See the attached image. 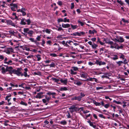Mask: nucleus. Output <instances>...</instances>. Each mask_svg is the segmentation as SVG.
<instances>
[{"instance_id":"nucleus-12","label":"nucleus","mask_w":129,"mask_h":129,"mask_svg":"<svg viewBox=\"0 0 129 129\" xmlns=\"http://www.w3.org/2000/svg\"><path fill=\"white\" fill-rule=\"evenodd\" d=\"M60 81L61 83H63V84L66 85L68 82V80L67 79H66L63 80V79L61 78L60 80Z\"/></svg>"},{"instance_id":"nucleus-28","label":"nucleus","mask_w":129,"mask_h":129,"mask_svg":"<svg viewBox=\"0 0 129 129\" xmlns=\"http://www.w3.org/2000/svg\"><path fill=\"white\" fill-rule=\"evenodd\" d=\"M116 64L118 65L119 66H120L122 65V64L123 63V61H119L116 62Z\"/></svg>"},{"instance_id":"nucleus-55","label":"nucleus","mask_w":129,"mask_h":129,"mask_svg":"<svg viewBox=\"0 0 129 129\" xmlns=\"http://www.w3.org/2000/svg\"><path fill=\"white\" fill-rule=\"evenodd\" d=\"M104 107L106 108H108L110 106V104H107L104 105Z\"/></svg>"},{"instance_id":"nucleus-4","label":"nucleus","mask_w":129,"mask_h":129,"mask_svg":"<svg viewBox=\"0 0 129 129\" xmlns=\"http://www.w3.org/2000/svg\"><path fill=\"white\" fill-rule=\"evenodd\" d=\"M22 70V69L21 68H18L17 70H15L14 74L20 76L21 74V71Z\"/></svg>"},{"instance_id":"nucleus-9","label":"nucleus","mask_w":129,"mask_h":129,"mask_svg":"<svg viewBox=\"0 0 129 129\" xmlns=\"http://www.w3.org/2000/svg\"><path fill=\"white\" fill-rule=\"evenodd\" d=\"M26 10V9L25 8H22L20 9V12L22 13V15L23 16H25L26 15V13L25 11Z\"/></svg>"},{"instance_id":"nucleus-1","label":"nucleus","mask_w":129,"mask_h":129,"mask_svg":"<svg viewBox=\"0 0 129 129\" xmlns=\"http://www.w3.org/2000/svg\"><path fill=\"white\" fill-rule=\"evenodd\" d=\"M31 22L30 19H26L25 18H22L21 19V22L20 24L21 25H24L26 24L29 25Z\"/></svg>"},{"instance_id":"nucleus-20","label":"nucleus","mask_w":129,"mask_h":129,"mask_svg":"<svg viewBox=\"0 0 129 129\" xmlns=\"http://www.w3.org/2000/svg\"><path fill=\"white\" fill-rule=\"evenodd\" d=\"M24 70L25 72H24V76L26 77H27V76L28 77H29V75H27V72L28 71V69L27 68H25L24 69Z\"/></svg>"},{"instance_id":"nucleus-61","label":"nucleus","mask_w":129,"mask_h":129,"mask_svg":"<svg viewBox=\"0 0 129 129\" xmlns=\"http://www.w3.org/2000/svg\"><path fill=\"white\" fill-rule=\"evenodd\" d=\"M52 43V42L50 40H49L47 42V44H48L49 45H51V44Z\"/></svg>"},{"instance_id":"nucleus-30","label":"nucleus","mask_w":129,"mask_h":129,"mask_svg":"<svg viewBox=\"0 0 129 129\" xmlns=\"http://www.w3.org/2000/svg\"><path fill=\"white\" fill-rule=\"evenodd\" d=\"M93 103L96 106H100L101 105L100 103L97 102L94 100L93 101Z\"/></svg>"},{"instance_id":"nucleus-13","label":"nucleus","mask_w":129,"mask_h":129,"mask_svg":"<svg viewBox=\"0 0 129 129\" xmlns=\"http://www.w3.org/2000/svg\"><path fill=\"white\" fill-rule=\"evenodd\" d=\"M87 122L88 123H89L90 126L94 128H96V125H94L93 124V123H94V122H91L90 120L88 121Z\"/></svg>"},{"instance_id":"nucleus-35","label":"nucleus","mask_w":129,"mask_h":129,"mask_svg":"<svg viewBox=\"0 0 129 129\" xmlns=\"http://www.w3.org/2000/svg\"><path fill=\"white\" fill-rule=\"evenodd\" d=\"M78 23L80 24L81 26H83L85 24H86V23L85 22H83L80 20L78 21Z\"/></svg>"},{"instance_id":"nucleus-51","label":"nucleus","mask_w":129,"mask_h":129,"mask_svg":"<svg viewBox=\"0 0 129 129\" xmlns=\"http://www.w3.org/2000/svg\"><path fill=\"white\" fill-rule=\"evenodd\" d=\"M63 22H70V20L69 19H67V18L65 17L64 19Z\"/></svg>"},{"instance_id":"nucleus-58","label":"nucleus","mask_w":129,"mask_h":129,"mask_svg":"<svg viewBox=\"0 0 129 129\" xmlns=\"http://www.w3.org/2000/svg\"><path fill=\"white\" fill-rule=\"evenodd\" d=\"M109 41V40H107L105 38H104V39L103 42H104V43H106L108 44Z\"/></svg>"},{"instance_id":"nucleus-40","label":"nucleus","mask_w":129,"mask_h":129,"mask_svg":"<svg viewBox=\"0 0 129 129\" xmlns=\"http://www.w3.org/2000/svg\"><path fill=\"white\" fill-rule=\"evenodd\" d=\"M12 61L11 60H9L8 61H6L5 62H4V63H5L7 64H11V63L12 62Z\"/></svg>"},{"instance_id":"nucleus-36","label":"nucleus","mask_w":129,"mask_h":129,"mask_svg":"<svg viewBox=\"0 0 129 129\" xmlns=\"http://www.w3.org/2000/svg\"><path fill=\"white\" fill-rule=\"evenodd\" d=\"M20 104L21 105H24L26 106L27 105V104L23 102L22 101H21V102L20 103Z\"/></svg>"},{"instance_id":"nucleus-32","label":"nucleus","mask_w":129,"mask_h":129,"mask_svg":"<svg viewBox=\"0 0 129 129\" xmlns=\"http://www.w3.org/2000/svg\"><path fill=\"white\" fill-rule=\"evenodd\" d=\"M34 33V31L32 30H29L28 32H27V34H29V36H32V35Z\"/></svg>"},{"instance_id":"nucleus-31","label":"nucleus","mask_w":129,"mask_h":129,"mask_svg":"<svg viewBox=\"0 0 129 129\" xmlns=\"http://www.w3.org/2000/svg\"><path fill=\"white\" fill-rule=\"evenodd\" d=\"M89 32L90 34H94V33H97V31L94 29L92 31H91L90 30H89Z\"/></svg>"},{"instance_id":"nucleus-46","label":"nucleus","mask_w":129,"mask_h":129,"mask_svg":"<svg viewBox=\"0 0 129 129\" xmlns=\"http://www.w3.org/2000/svg\"><path fill=\"white\" fill-rule=\"evenodd\" d=\"M128 61H127V60L126 59H124L123 60V63L124 64H126L128 63Z\"/></svg>"},{"instance_id":"nucleus-14","label":"nucleus","mask_w":129,"mask_h":129,"mask_svg":"<svg viewBox=\"0 0 129 129\" xmlns=\"http://www.w3.org/2000/svg\"><path fill=\"white\" fill-rule=\"evenodd\" d=\"M104 77L107 79H109V76H111L112 74L110 73H108L107 72H105L104 73Z\"/></svg>"},{"instance_id":"nucleus-6","label":"nucleus","mask_w":129,"mask_h":129,"mask_svg":"<svg viewBox=\"0 0 129 129\" xmlns=\"http://www.w3.org/2000/svg\"><path fill=\"white\" fill-rule=\"evenodd\" d=\"M95 63L97 65L99 64V66L104 65L106 64V63L105 62L99 61L98 60H96Z\"/></svg>"},{"instance_id":"nucleus-44","label":"nucleus","mask_w":129,"mask_h":129,"mask_svg":"<svg viewBox=\"0 0 129 129\" xmlns=\"http://www.w3.org/2000/svg\"><path fill=\"white\" fill-rule=\"evenodd\" d=\"M117 2L118 3L120 4L121 5H122L124 4L121 1L117 0Z\"/></svg>"},{"instance_id":"nucleus-21","label":"nucleus","mask_w":129,"mask_h":129,"mask_svg":"<svg viewBox=\"0 0 129 129\" xmlns=\"http://www.w3.org/2000/svg\"><path fill=\"white\" fill-rule=\"evenodd\" d=\"M51 79L53 81H54L55 82L58 83V84H60V83H58V82L60 81V80L59 79H58L54 77H52Z\"/></svg>"},{"instance_id":"nucleus-15","label":"nucleus","mask_w":129,"mask_h":129,"mask_svg":"<svg viewBox=\"0 0 129 129\" xmlns=\"http://www.w3.org/2000/svg\"><path fill=\"white\" fill-rule=\"evenodd\" d=\"M74 84L77 85L78 86H80L82 84L81 82L78 80H74Z\"/></svg>"},{"instance_id":"nucleus-2","label":"nucleus","mask_w":129,"mask_h":129,"mask_svg":"<svg viewBox=\"0 0 129 129\" xmlns=\"http://www.w3.org/2000/svg\"><path fill=\"white\" fill-rule=\"evenodd\" d=\"M79 71L78 68L76 67H72V69L70 70V74L71 75H76L77 74L76 72Z\"/></svg>"},{"instance_id":"nucleus-7","label":"nucleus","mask_w":129,"mask_h":129,"mask_svg":"<svg viewBox=\"0 0 129 129\" xmlns=\"http://www.w3.org/2000/svg\"><path fill=\"white\" fill-rule=\"evenodd\" d=\"M80 75L81 77L84 78H86L88 76L87 73L83 72H81L80 73Z\"/></svg>"},{"instance_id":"nucleus-33","label":"nucleus","mask_w":129,"mask_h":129,"mask_svg":"<svg viewBox=\"0 0 129 129\" xmlns=\"http://www.w3.org/2000/svg\"><path fill=\"white\" fill-rule=\"evenodd\" d=\"M59 123L61 124L64 125L67 124V122L65 120H63L62 121H60Z\"/></svg>"},{"instance_id":"nucleus-52","label":"nucleus","mask_w":129,"mask_h":129,"mask_svg":"<svg viewBox=\"0 0 129 129\" xmlns=\"http://www.w3.org/2000/svg\"><path fill=\"white\" fill-rule=\"evenodd\" d=\"M85 94L82 92H81L80 93V95H79V96H80L81 99L83 97L85 96Z\"/></svg>"},{"instance_id":"nucleus-19","label":"nucleus","mask_w":129,"mask_h":129,"mask_svg":"<svg viewBox=\"0 0 129 129\" xmlns=\"http://www.w3.org/2000/svg\"><path fill=\"white\" fill-rule=\"evenodd\" d=\"M62 27L64 28H67L70 27V25L69 24H64L62 23Z\"/></svg>"},{"instance_id":"nucleus-59","label":"nucleus","mask_w":129,"mask_h":129,"mask_svg":"<svg viewBox=\"0 0 129 129\" xmlns=\"http://www.w3.org/2000/svg\"><path fill=\"white\" fill-rule=\"evenodd\" d=\"M71 9H73V8H74V3H71Z\"/></svg>"},{"instance_id":"nucleus-56","label":"nucleus","mask_w":129,"mask_h":129,"mask_svg":"<svg viewBox=\"0 0 129 129\" xmlns=\"http://www.w3.org/2000/svg\"><path fill=\"white\" fill-rule=\"evenodd\" d=\"M57 21L58 22H63V19L61 18H60L58 19L57 20Z\"/></svg>"},{"instance_id":"nucleus-49","label":"nucleus","mask_w":129,"mask_h":129,"mask_svg":"<svg viewBox=\"0 0 129 129\" xmlns=\"http://www.w3.org/2000/svg\"><path fill=\"white\" fill-rule=\"evenodd\" d=\"M15 69L11 70L9 72V73L10 74H12V73L14 74Z\"/></svg>"},{"instance_id":"nucleus-38","label":"nucleus","mask_w":129,"mask_h":129,"mask_svg":"<svg viewBox=\"0 0 129 129\" xmlns=\"http://www.w3.org/2000/svg\"><path fill=\"white\" fill-rule=\"evenodd\" d=\"M36 56L37 58V60L38 61H39L41 59V58L40 57V55L39 54H37L36 55Z\"/></svg>"},{"instance_id":"nucleus-16","label":"nucleus","mask_w":129,"mask_h":129,"mask_svg":"<svg viewBox=\"0 0 129 129\" xmlns=\"http://www.w3.org/2000/svg\"><path fill=\"white\" fill-rule=\"evenodd\" d=\"M5 67H6V72H9L11 70H13V68L11 66H10L9 67L7 66L4 65Z\"/></svg>"},{"instance_id":"nucleus-47","label":"nucleus","mask_w":129,"mask_h":129,"mask_svg":"<svg viewBox=\"0 0 129 129\" xmlns=\"http://www.w3.org/2000/svg\"><path fill=\"white\" fill-rule=\"evenodd\" d=\"M45 32L48 34H50L51 32V30L48 29H46L45 30Z\"/></svg>"},{"instance_id":"nucleus-18","label":"nucleus","mask_w":129,"mask_h":129,"mask_svg":"<svg viewBox=\"0 0 129 129\" xmlns=\"http://www.w3.org/2000/svg\"><path fill=\"white\" fill-rule=\"evenodd\" d=\"M94 81L96 82H97V79L94 78H89L87 79L86 81Z\"/></svg>"},{"instance_id":"nucleus-62","label":"nucleus","mask_w":129,"mask_h":129,"mask_svg":"<svg viewBox=\"0 0 129 129\" xmlns=\"http://www.w3.org/2000/svg\"><path fill=\"white\" fill-rule=\"evenodd\" d=\"M58 4L59 6H61L62 5V2L61 1H59L57 3Z\"/></svg>"},{"instance_id":"nucleus-27","label":"nucleus","mask_w":129,"mask_h":129,"mask_svg":"<svg viewBox=\"0 0 129 129\" xmlns=\"http://www.w3.org/2000/svg\"><path fill=\"white\" fill-rule=\"evenodd\" d=\"M98 47V45L94 43L92 44V45L91 47L93 49H96V48Z\"/></svg>"},{"instance_id":"nucleus-60","label":"nucleus","mask_w":129,"mask_h":129,"mask_svg":"<svg viewBox=\"0 0 129 129\" xmlns=\"http://www.w3.org/2000/svg\"><path fill=\"white\" fill-rule=\"evenodd\" d=\"M68 112V114L66 115L67 116V117L68 118H71V116L70 113L68 112Z\"/></svg>"},{"instance_id":"nucleus-41","label":"nucleus","mask_w":129,"mask_h":129,"mask_svg":"<svg viewBox=\"0 0 129 129\" xmlns=\"http://www.w3.org/2000/svg\"><path fill=\"white\" fill-rule=\"evenodd\" d=\"M71 26L72 28L73 29H76L78 27V26L77 25H73L71 24Z\"/></svg>"},{"instance_id":"nucleus-34","label":"nucleus","mask_w":129,"mask_h":129,"mask_svg":"<svg viewBox=\"0 0 129 129\" xmlns=\"http://www.w3.org/2000/svg\"><path fill=\"white\" fill-rule=\"evenodd\" d=\"M68 89L66 87H61L59 89V90L60 91H66Z\"/></svg>"},{"instance_id":"nucleus-17","label":"nucleus","mask_w":129,"mask_h":129,"mask_svg":"<svg viewBox=\"0 0 129 129\" xmlns=\"http://www.w3.org/2000/svg\"><path fill=\"white\" fill-rule=\"evenodd\" d=\"M69 110H79V109L77 107H76L75 105H72L69 108Z\"/></svg>"},{"instance_id":"nucleus-43","label":"nucleus","mask_w":129,"mask_h":129,"mask_svg":"<svg viewBox=\"0 0 129 129\" xmlns=\"http://www.w3.org/2000/svg\"><path fill=\"white\" fill-rule=\"evenodd\" d=\"M9 33L12 35H14L15 33L14 31V30H10L9 31Z\"/></svg>"},{"instance_id":"nucleus-63","label":"nucleus","mask_w":129,"mask_h":129,"mask_svg":"<svg viewBox=\"0 0 129 129\" xmlns=\"http://www.w3.org/2000/svg\"><path fill=\"white\" fill-rule=\"evenodd\" d=\"M51 60H46V61H44V62L46 63H49L50 62H51Z\"/></svg>"},{"instance_id":"nucleus-22","label":"nucleus","mask_w":129,"mask_h":129,"mask_svg":"<svg viewBox=\"0 0 129 129\" xmlns=\"http://www.w3.org/2000/svg\"><path fill=\"white\" fill-rule=\"evenodd\" d=\"M55 66V63L53 62H52L50 64H47L45 66H49L50 67H54Z\"/></svg>"},{"instance_id":"nucleus-53","label":"nucleus","mask_w":129,"mask_h":129,"mask_svg":"<svg viewBox=\"0 0 129 129\" xmlns=\"http://www.w3.org/2000/svg\"><path fill=\"white\" fill-rule=\"evenodd\" d=\"M29 39L32 42H35L36 40L34 39L33 38H30Z\"/></svg>"},{"instance_id":"nucleus-10","label":"nucleus","mask_w":129,"mask_h":129,"mask_svg":"<svg viewBox=\"0 0 129 129\" xmlns=\"http://www.w3.org/2000/svg\"><path fill=\"white\" fill-rule=\"evenodd\" d=\"M71 100L73 101L74 100H77L79 101H80L81 100V99L80 96H75L72 98L71 99Z\"/></svg>"},{"instance_id":"nucleus-45","label":"nucleus","mask_w":129,"mask_h":129,"mask_svg":"<svg viewBox=\"0 0 129 129\" xmlns=\"http://www.w3.org/2000/svg\"><path fill=\"white\" fill-rule=\"evenodd\" d=\"M29 30V29L28 28H24L23 29V31L25 33H27V32Z\"/></svg>"},{"instance_id":"nucleus-48","label":"nucleus","mask_w":129,"mask_h":129,"mask_svg":"<svg viewBox=\"0 0 129 129\" xmlns=\"http://www.w3.org/2000/svg\"><path fill=\"white\" fill-rule=\"evenodd\" d=\"M113 103H116L118 104H122L119 101H117L116 100H114L113 101Z\"/></svg>"},{"instance_id":"nucleus-37","label":"nucleus","mask_w":129,"mask_h":129,"mask_svg":"<svg viewBox=\"0 0 129 129\" xmlns=\"http://www.w3.org/2000/svg\"><path fill=\"white\" fill-rule=\"evenodd\" d=\"M83 108H82V107L80 108L79 109H81L82 110V111L83 112V113L84 114H86V113H89V111L88 110H86L85 111L83 110Z\"/></svg>"},{"instance_id":"nucleus-26","label":"nucleus","mask_w":129,"mask_h":129,"mask_svg":"<svg viewBox=\"0 0 129 129\" xmlns=\"http://www.w3.org/2000/svg\"><path fill=\"white\" fill-rule=\"evenodd\" d=\"M1 70L2 71V72L3 74H5L6 72V69L4 67H2Z\"/></svg>"},{"instance_id":"nucleus-50","label":"nucleus","mask_w":129,"mask_h":129,"mask_svg":"<svg viewBox=\"0 0 129 129\" xmlns=\"http://www.w3.org/2000/svg\"><path fill=\"white\" fill-rule=\"evenodd\" d=\"M62 35H59L57 36L56 37L57 38L59 39L60 40H62L63 39V38L62 37Z\"/></svg>"},{"instance_id":"nucleus-8","label":"nucleus","mask_w":129,"mask_h":129,"mask_svg":"<svg viewBox=\"0 0 129 129\" xmlns=\"http://www.w3.org/2000/svg\"><path fill=\"white\" fill-rule=\"evenodd\" d=\"M43 93L42 92L38 93L35 97L37 98L41 99L43 97V96L42 95Z\"/></svg>"},{"instance_id":"nucleus-64","label":"nucleus","mask_w":129,"mask_h":129,"mask_svg":"<svg viewBox=\"0 0 129 129\" xmlns=\"http://www.w3.org/2000/svg\"><path fill=\"white\" fill-rule=\"evenodd\" d=\"M103 89V87H97L96 88V90H98L100 89Z\"/></svg>"},{"instance_id":"nucleus-25","label":"nucleus","mask_w":129,"mask_h":129,"mask_svg":"<svg viewBox=\"0 0 129 129\" xmlns=\"http://www.w3.org/2000/svg\"><path fill=\"white\" fill-rule=\"evenodd\" d=\"M111 58L114 60L117 59H118V56L117 55H114L113 56L111 57Z\"/></svg>"},{"instance_id":"nucleus-39","label":"nucleus","mask_w":129,"mask_h":129,"mask_svg":"<svg viewBox=\"0 0 129 129\" xmlns=\"http://www.w3.org/2000/svg\"><path fill=\"white\" fill-rule=\"evenodd\" d=\"M47 100L46 99H43L42 100V101L43 102V103L44 104H45L46 105H47L48 104V103H47V101L46 100Z\"/></svg>"},{"instance_id":"nucleus-23","label":"nucleus","mask_w":129,"mask_h":129,"mask_svg":"<svg viewBox=\"0 0 129 129\" xmlns=\"http://www.w3.org/2000/svg\"><path fill=\"white\" fill-rule=\"evenodd\" d=\"M45 99L47 100H46L47 101V102L49 103V101L51 99V97L50 96L48 97L46 95H45Z\"/></svg>"},{"instance_id":"nucleus-29","label":"nucleus","mask_w":129,"mask_h":129,"mask_svg":"<svg viewBox=\"0 0 129 129\" xmlns=\"http://www.w3.org/2000/svg\"><path fill=\"white\" fill-rule=\"evenodd\" d=\"M70 35L71 36L73 35L74 36H76L77 35L78 36H80V34H79V33L78 32H77L75 33H73V34H71Z\"/></svg>"},{"instance_id":"nucleus-57","label":"nucleus","mask_w":129,"mask_h":129,"mask_svg":"<svg viewBox=\"0 0 129 129\" xmlns=\"http://www.w3.org/2000/svg\"><path fill=\"white\" fill-rule=\"evenodd\" d=\"M99 116L101 118H103L104 119H105V116H104L102 114H100Z\"/></svg>"},{"instance_id":"nucleus-3","label":"nucleus","mask_w":129,"mask_h":129,"mask_svg":"<svg viewBox=\"0 0 129 129\" xmlns=\"http://www.w3.org/2000/svg\"><path fill=\"white\" fill-rule=\"evenodd\" d=\"M11 10L14 11H15L17 10L18 5L17 4H14L13 3L10 4Z\"/></svg>"},{"instance_id":"nucleus-54","label":"nucleus","mask_w":129,"mask_h":129,"mask_svg":"<svg viewBox=\"0 0 129 129\" xmlns=\"http://www.w3.org/2000/svg\"><path fill=\"white\" fill-rule=\"evenodd\" d=\"M41 35L40 36H37V37L36 38L37 40L38 41H40V39L41 38Z\"/></svg>"},{"instance_id":"nucleus-42","label":"nucleus","mask_w":129,"mask_h":129,"mask_svg":"<svg viewBox=\"0 0 129 129\" xmlns=\"http://www.w3.org/2000/svg\"><path fill=\"white\" fill-rule=\"evenodd\" d=\"M50 55L53 57H56L57 56V55L55 53H51L50 54Z\"/></svg>"},{"instance_id":"nucleus-5","label":"nucleus","mask_w":129,"mask_h":129,"mask_svg":"<svg viewBox=\"0 0 129 129\" xmlns=\"http://www.w3.org/2000/svg\"><path fill=\"white\" fill-rule=\"evenodd\" d=\"M7 23L8 24L14 27L16 26V25L11 20H7L6 21Z\"/></svg>"},{"instance_id":"nucleus-24","label":"nucleus","mask_w":129,"mask_h":129,"mask_svg":"<svg viewBox=\"0 0 129 129\" xmlns=\"http://www.w3.org/2000/svg\"><path fill=\"white\" fill-rule=\"evenodd\" d=\"M118 40H119V41L118 42L120 43H122L124 41V40L123 39V38L122 37H120L118 38Z\"/></svg>"},{"instance_id":"nucleus-11","label":"nucleus","mask_w":129,"mask_h":129,"mask_svg":"<svg viewBox=\"0 0 129 129\" xmlns=\"http://www.w3.org/2000/svg\"><path fill=\"white\" fill-rule=\"evenodd\" d=\"M6 51L7 53L9 54L10 53V52H13V50L11 48H7Z\"/></svg>"}]
</instances>
